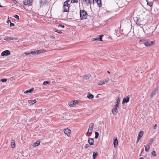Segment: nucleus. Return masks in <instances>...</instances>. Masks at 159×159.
<instances>
[{"instance_id":"1","label":"nucleus","mask_w":159,"mask_h":159,"mask_svg":"<svg viewBox=\"0 0 159 159\" xmlns=\"http://www.w3.org/2000/svg\"><path fill=\"white\" fill-rule=\"evenodd\" d=\"M70 2V0H67L64 2L63 5L64 12H68L69 11L70 4H68V2Z\"/></svg>"},{"instance_id":"2","label":"nucleus","mask_w":159,"mask_h":159,"mask_svg":"<svg viewBox=\"0 0 159 159\" xmlns=\"http://www.w3.org/2000/svg\"><path fill=\"white\" fill-rule=\"evenodd\" d=\"M87 14L86 11L84 10H81L80 11V18L81 20L86 19Z\"/></svg>"},{"instance_id":"3","label":"nucleus","mask_w":159,"mask_h":159,"mask_svg":"<svg viewBox=\"0 0 159 159\" xmlns=\"http://www.w3.org/2000/svg\"><path fill=\"white\" fill-rule=\"evenodd\" d=\"M46 52V50L43 49H40L36 51H31V53L32 54H37L40 53H43L45 52Z\"/></svg>"},{"instance_id":"4","label":"nucleus","mask_w":159,"mask_h":159,"mask_svg":"<svg viewBox=\"0 0 159 159\" xmlns=\"http://www.w3.org/2000/svg\"><path fill=\"white\" fill-rule=\"evenodd\" d=\"M33 0H24L23 3L24 5L27 6H31L32 4Z\"/></svg>"},{"instance_id":"5","label":"nucleus","mask_w":159,"mask_h":159,"mask_svg":"<svg viewBox=\"0 0 159 159\" xmlns=\"http://www.w3.org/2000/svg\"><path fill=\"white\" fill-rule=\"evenodd\" d=\"M103 35L102 34L99 35H98L97 37L92 39V41H96L99 40L102 41V38L103 37Z\"/></svg>"},{"instance_id":"6","label":"nucleus","mask_w":159,"mask_h":159,"mask_svg":"<svg viewBox=\"0 0 159 159\" xmlns=\"http://www.w3.org/2000/svg\"><path fill=\"white\" fill-rule=\"evenodd\" d=\"M83 1L84 4L88 5L89 4H93L94 0H83Z\"/></svg>"},{"instance_id":"7","label":"nucleus","mask_w":159,"mask_h":159,"mask_svg":"<svg viewBox=\"0 0 159 159\" xmlns=\"http://www.w3.org/2000/svg\"><path fill=\"white\" fill-rule=\"evenodd\" d=\"M10 51L9 50H6L2 52L1 55L3 56H8L10 55Z\"/></svg>"},{"instance_id":"8","label":"nucleus","mask_w":159,"mask_h":159,"mask_svg":"<svg viewBox=\"0 0 159 159\" xmlns=\"http://www.w3.org/2000/svg\"><path fill=\"white\" fill-rule=\"evenodd\" d=\"M4 39L6 41H10L15 40H17L18 39L17 38H15L12 37H6L4 38Z\"/></svg>"},{"instance_id":"9","label":"nucleus","mask_w":159,"mask_h":159,"mask_svg":"<svg viewBox=\"0 0 159 159\" xmlns=\"http://www.w3.org/2000/svg\"><path fill=\"white\" fill-rule=\"evenodd\" d=\"M64 133L66 134L67 136H69L71 133V130L69 129H66L64 130Z\"/></svg>"},{"instance_id":"10","label":"nucleus","mask_w":159,"mask_h":159,"mask_svg":"<svg viewBox=\"0 0 159 159\" xmlns=\"http://www.w3.org/2000/svg\"><path fill=\"white\" fill-rule=\"evenodd\" d=\"M129 97H126L123 98L122 103L124 104L125 103H127L129 101Z\"/></svg>"},{"instance_id":"11","label":"nucleus","mask_w":159,"mask_h":159,"mask_svg":"<svg viewBox=\"0 0 159 159\" xmlns=\"http://www.w3.org/2000/svg\"><path fill=\"white\" fill-rule=\"evenodd\" d=\"M77 104H78L77 101L75 100L69 102V105L70 107H72L73 105H76Z\"/></svg>"},{"instance_id":"12","label":"nucleus","mask_w":159,"mask_h":159,"mask_svg":"<svg viewBox=\"0 0 159 159\" xmlns=\"http://www.w3.org/2000/svg\"><path fill=\"white\" fill-rule=\"evenodd\" d=\"M77 104H78L77 101L75 100L69 102V105L70 107H72L73 105H76Z\"/></svg>"},{"instance_id":"13","label":"nucleus","mask_w":159,"mask_h":159,"mask_svg":"<svg viewBox=\"0 0 159 159\" xmlns=\"http://www.w3.org/2000/svg\"><path fill=\"white\" fill-rule=\"evenodd\" d=\"M88 142L90 145H93L94 143V140L93 138H89L88 139Z\"/></svg>"},{"instance_id":"14","label":"nucleus","mask_w":159,"mask_h":159,"mask_svg":"<svg viewBox=\"0 0 159 159\" xmlns=\"http://www.w3.org/2000/svg\"><path fill=\"white\" fill-rule=\"evenodd\" d=\"M109 81V79H107L106 80H103L98 82L97 84L98 85H101L105 84L107 82Z\"/></svg>"},{"instance_id":"15","label":"nucleus","mask_w":159,"mask_h":159,"mask_svg":"<svg viewBox=\"0 0 159 159\" xmlns=\"http://www.w3.org/2000/svg\"><path fill=\"white\" fill-rule=\"evenodd\" d=\"M118 109L115 107L112 109V113L114 115H116L118 112Z\"/></svg>"},{"instance_id":"16","label":"nucleus","mask_w":159,"mask_h":159,"mask_svg":"<svg viewBox=\"0 0 159 159\" xmlns=\"http://www.w3.org/2000/svg\"><path fill=\"white\" fill-rule=\"evenodd\" d=\"M93 131V129H88V132L87 133V135L89 137L91 136L92 134Z\"/></svg>"},{"instance_id":"17","label":"nucleus","mask_w":159,"mask_h":159,"mask_svg":"<svg viewBox=\"0 0 159 159\" xmlns=\"http://www.w3.org/2000/svg\"><path fill=\"white\" fill-rule=\"evenodd\" d=\"M118 140L116 137L114 141L113 142L114 146L115 148H116V146L118 145Z\"/></svg>"},{"instance_id":"18","label":"nucleus","mask_w":159,"mask_h":159,"mask_svg":"<svg viewBox=\"0 0 159 159\" xmlns=\"http://www.w3.org/2000/svg\"><path fill=\"white\" fill-rule=\"evenodd\" d=\"M121 7H123L124 6L125 3L122 1V0H119L117 3Z\"/></svg>"},{"instance_id":"19","label":"nucleus","mask_w":159,"mask_h":159,"mask_svg":"<svg viewBox=\"0 0 159 159\" xmlns=\"http://www.w3.org/2000/svg\"><path fill=\"white\" fill-rule=\"evenodd\" d=\"M87 97L89 99H92L94 98V96L93 94H91L89 92L87 95Z\"/></svg>"},{"instance_id":"20","label":"nucleus","mask_w":159,"mask_h":159,"mask_svg":"<svg viewBox=\"0 0 159 159\" xmlns=\"http://www.w3.org/2000/svg\"><path fill=\"white\" fill-rule=\"evenodd\" d=\"M141 20L138 17H137V20H136V23L137 24L139 25H141Z\"/></svg>"},{"instance_id":"21","label":"nucleus","mask_w":159,"mask_h":159,"mask_svg":"<svg viewBox=\"0 0 159 159\" xmlns=\"http://www.w3.org/2000/svg\"><path fill=\"white\" fill-rule=\"evenodd\" d=\"M143 131L142 130L139 133L138 137L141 138V137L143 135Z\"/></svg>"},{"instance_id":"22","label":"nucleus","mask_w":159,"mask_h":159,"mask_svg":"<svg viewBox=\"0 0 159 159\" xmlns=\"http://www.w3.org/2000/svg\"><path fill=\"white\" fill-rule=\"evenodd\" d=\"M34 89L33 88H31L30 89L25 91L24 92V93L26 94L29 93H31L33 91Z\"/></svg>"},{"instance_id":"23","label":"nucleus","mask_w":159,"mask_h":159,"mask_svg":"<svg viewBox=\"0 0 159 159\" xmlns=\"http://www.w3.org/2000/svg\"><path fill=\"white\" fill-rule=\"evenodd\" d=\"M91 77V75L90 74H88L85 76H84L83 77L84 79L87 80L89 79Z\"/></svg>"},{"instance_id":"24","label":"nucleus","mask_w":159,"mask_h":159,"mask_svg":"<svg viewBox=\"0 0 159 159\" xmlns=\"http://www.w3.org/2000/svg\"><path fill=\"white\" fill-rule=\"evenodd\" d=\"M98 155V153L97 152H93V159H95L97 157Z\"/></svg>"},{"instance_id":"25","label":"nucleus","mask_w":159,"mask_h":159,"mask_svg":"<svg viewBox=\"0 0 159 159\" xmlns=\"http://www.w3.org/2000/svg\"><path fill=\"white\" fill-rule=\"evenodd\" d=\"M96 2L98 5L99 7H101L102 6L101 0H96Z\"/></svg>"},{"instance_id":"26","label":"nucleus","mask_w":159,"mask_h":159,"mask_svg":"<svg viewBox=\"0 0 159 159\" xmlns=\"http://www.w3.org/2000/svg\"><path fill=\"white\" fill-rule=\"evenodd\" d=\"M28 102L29 103L31 104L32 105H33L36 102V101L35 100L33 101L31 100H28Z\"/></svg>"},{"instance_id":"27","label":"nucleus","mask_w":159,"mask_h":159,"mask_svg":"<svg viewBox=\"0 0 159 159\" xmlns=\"http://www.w3.org/2000/svg\"><path fill=\"white\" fill-rule=\"evenodd\" d=\"M157 92L155 90L154 91L152 92L151 95L150 97L151 98H152L156 94V93Z\"/></svg>"},{"instance_id":"28","label":"nucleus","mask_w":159,"mask_h":159,"mask_svg":"<svg viewBox=\"0 0 159 159\" xmlns=\"http://www.w3.org/2000/svg\"><path fill=\"white\" fill-rule=\"evenodd\" d=\"M143 44L146 46L148 47L151 45L150 43L148 42H145L143 43Z\"/></svg>"},{"instance_id":"29","label":"nucleus","mask_w":159,"mask_h":159,"mask_svg":"<svg viewBox=\"0 0 159 159\" xmlns=\"http://www.w3.org/2000/svg\"><path fill=\"white\" fill-rule=\"evenodd\" d=\"M151 155L153 157H156L157 156V153L155 151H152L151 152Z\"/></svg>"},{"instance_id":"30","label":"nucleus","mask_w":159,"mask_h":159,"mask_svg":"<svg viewBox=\"0 0 159 159\" xmlns=\"http://www.w3.org/2000/svg\"><path fill=\"white\" fill-rule=\"evenodd\" d=\"M147 2L148 5H149L151 7H152L153 5V3L152 2H149L148 0H146Z\"/></svg>"},{"instance_id":"31","label":"nucleus","mask_w":159,"mask_h":159,"mask_svg":"<svg viewBox=\"0 0 159 159\" xmlns=\"http://www.w3.org/2000/svg\"><path fill=\"white\" fill-rule=\"evenodd\" d=\"M144 146L145 147V151L148 152L149 151L150 149V146L149 145H147V147L145 146V145H144Z\"/></svg>"},{"instance_id":"32","label":"nucleus","mask_w":159,"mask_h":159,"mask_svg":"<svg viewBox=\"0 0 159 159\" xmlns=\"http://www.w3.org/2000/svg\"><path fill=\"white\" fill-rule=\"evenodd\" d=\"M40 143V141H37L36 142L34 143V147H36L39 146Z\"/></svg>"},{"instance_id":"33","label":"nucleus","mask_w":159,"mask_h":159,"mask_svg":"<svg viewBox=\"0 0 159 159\" xmlns=\"http://www.w3.org/2000/svg\"><path fill=\"white\" fill-rule=\"evenodd\" d=\"M94 126V124L93 123H91L89 125V129H93V128Z\"/></svg>"},{"instance_id":"34","label":"nucleus","mask_w":159,"mask_h":159,"mask_svg":"<svg viewBox=\"0 0 159 159\" xmlns=\"http://www.w3.org/2000/svg\"><path fill=\"white\" fill-rule=\"evenodd\" d=\"M12 141H13V142H12L11 143V147L12 148H14L15 147V144L14 143V140H12Z\"/></svg>"},{"instance_id":"35","label":"nucleus","mask_w":159,"mask_h":159,"mask_svg":"<svg viewBox=\"0 0 159 159\" xmlns=\"http://www.w3.org/2000/svg\"><path fill=\"white\" fill-rule=\"evenodd\" d=\"M154 140V139L153 138H151L150 140L148 141V145H150L151 143Z\"/></svg>"},{"instance_id":"36","label":"nucleus","mask_w":159,"mask_h":159,"mask_svg":"<svg viewBox=\"0 0 159 159\" xmlns=\"http://www.w3.org/2000/svg\"><path fill=\"white\" fill-rule=\"evenodd\" d=\"M50 83V82H49V81H45L43 83V85H45L46 84H49V83Z\"/></svg>"},{"instance_id":"37","label":"nucleus","mask_w":159,"mask_h":159,"mask_svg":"<svg viewBox=\"0 0 159 159\" xmlns=\"http://www.w3.org/2000/svg\"><path fill=\"white\" fill-rule=\"evenodd\" d=\"M95 138L97 139L99 136V133L98 132H96L95 133Z\"/></svg>"},{"instance_id":"38","label":"nucleus","mask_w":159,"mask_h":159,"mask_svg":"<svg viewBox=\"0 0 159 159\" xmlns=\"http://www.w3.org/2000/svg\"><path fill=\"white\" fill-rule=\"evenodd\" d=\"M120 102V98H119V97H118L117 98V99H116V102L117 103V104H119Z\"/></svg>"},{"instance_id":"39","label":"nucleus","mask_w":159,"mask_h":159,"mask_svg":"<svg viewBox=\"0 0 159 159\" xmlns=\"http://www.w3.org/2000/svg\"><path fill=\"white\" fill-rule=\"evenodd\" d=\"M1 81L2 82H5L7 81V79H2L1 80Z\"/></svg>"},{"instance_id":"40","label":"nucleus","mask_w":159,"mask_h":159,"mask_svg":"<svg viewBox=\"0 0 159 159\" xmlns=\"http://www.w3.org/2000/svg\"><path fill=\"white\" fill-rule=\"evenodd\" d=\"M14 17L18 19H19V16L17 15H15L14 16Z\"/></svg>"},{"instance_id":"41","label":"nucleus","mask_w":159,"mask_h":159,"mask_svg":"<svg viewBox=\"0 0 159 159\" xmlns=\"http://www.w3.org/2000/svg\"><path fill=\"white\" fill-rule=\"evenodd\" d=\"M71 2H72L73 3L77 2L78 0H72Z\"/></svg>"},{"instance_id":"42","label":"nucleus","mask_w":159,"mask_h":159,"mask_svg":"<svg viewBox=\"0 0 159 159\" xmlns=\"http://www.w3.org/2000/svg\"><path fill=\"white\" fill-rule=\"evenodd\" d=\"M54 31H55V32H57L58 33L61 34V33H62V32L61 31H58L57 30H54Z\"/></svg>"},{"instance_id":"43","label":"nucleus","mask_w":159,"mask_h":159,"mask_svg":"<svg viewBox=\"0 0 159 159\" xmlns=\"http://www.w3.org/2000/svg\"><path fill=\"white\" fill-rule=\"evenodd\" d=\"M31 52H25L24 53L25 54H26V55H28V54H31Z\"/></svg>"},{"instance_id":"44","label":"nucleus","mask_w":159,"mask_h":159,"mask_svg":"<svg viewBox=\"0 0 159 159\" xmlns=\"http://www.w3.org/2000/svg\"><path fill=\"white\" fill-rule=\"evenodd\" d=\"M15 25L14 24H13V23H10V27H11L12 26H14Z\"/></svg>"},{"instance_id":"45","label":"nucleus","mask_w":159,"mask_h":159,"mask_svg":"<svg viewBox=\"0 0 159 159\" xmlns=\"http://www.w3.org/2000/svg\"><path fill=\"white\" fill-rule=\"evenodd\" d=\"M89 145L88 144H86V145H85V148H88V147H89Z\"/></svg>"},{"instance_id":"46","label":"nucleus","mask_w":159,"mask_h":159,"mask_svg":"<svg viewBox=\"0 0 159 159\" xmlns=\"http://www.w3.org/2000/svg\"><path fill=\"white\" fill-rule=\"evenodd\" d=\"M119 106V104H117L115 106V107L116 108H118Z\"/></svg>"},{"instance_id":"47","label":"nucleus","mask_w":159,"mask_h":159,"mask_svg":"<svg viewBox=\"0 0 159 159\" xmlns=\"http://www.w3.org/2000/svg\"><path fill=\"white\" fill-rule=\"evenodd\" d=\"M140 139H141V138H139V137L137 138V142H136V143H138L139 142V140H140Z\"/></svg>"},{"instance_id":"48","label":"nucleus","mask_w":159,"mask_h":159,"mask_svg":"<svg viewBox=\"0 0 159 159\" xmlns=\"http://www.w3.org/2000/svg\"><path fill=\"white\" fill-rule=\"evenodd\" d=\"M62 27V28H64V25H58V27Z\"/></svg>"},{"instance_id":"49","label":"nucleus","mask_w":159,"mask_h":159,"mask_svg":"<svg viewBox=\"0 0 159 159\" xmlns=\"http://www.w3.org/2000/svg\"><path fill=\"white\" fill-rule=\"evenodd\" d=\"M157 126V125L156 124H155L153 127V129H156Z\"/></svg>"},{"instance_id":"50","label":"nucleus","mask_w":159,"mask_h":159,"mask_svg":"<svg viewBox=\"0 0 159 159\" xmlns=\"http://www.w3.org/2000/svg\"><path fill=\"white\" fill-rule=\"evenodd\" d=\"M7 23H8L9 22H10V23L11 22V20H9L8 19L7 21Z\"/></svg>"},{"instance_id":"51","label":"nucleus","mask_w":159,"mask_h":159,"mask_svg":"<svg viewBox=\"0 0 159 159\" xmlns=\"http://www.w3.org/2000/svg\"><path fill=\"white\" fill-rule=\"evenodd\" d=\"M150 44L151 45H152V44H153L154 43V42L152 41H150Z\"/></svg>"},{"instance_id":"52","label":"nucleus","mask_w":159,"mask_h":159,"mask_svg":"<svg viewBox=\"0 0 159 159\" xmlns=\"http://www.w3.org/2000/svg\"><path fill=\"white\" fill-rule=\"evenodd\" d=\"M13 2L16 4H17V2L15 0H14Z\"/></svg>"},{"instance_id":"53","label":"nucleus","mask_w":159,"mask_h":159,"mask_svg":"<svg viewBox=\"0 0 159 159\" xmlns=\"http://www.w3.org/2000/svg\"><path fill=\"white\" fill-rule=\"evenodd\" d=\"M51 38H52L53 39H54V38H55V37H53V36H52V37H51Z\"/></svg>"},{"instance_id":"54","label":"nucleus","mask_w":159,"mask_h":159,"mask_svg":"<svg viewBox=\"0 0 159 159\" xmlns=\"http://www.w3.org/2000/svg\"><path fill=\"white\" fill-rule=\"evenodd\" d=\"M139 159H144V158L143 157H141Z\"/></svg>"},{"instance_id":"55","label":"nucleus","mask_w":159,"mask_h":159,"mask_svg":"<svg viewBox=\"0 0 159 159\" xmlns=\"http://www.w3.org/2000/svg\"><path fill=\"white\" fill-rule=\"evenodd\" d=\"M107 72L108 73H110V72L109 71H107Z\"/></svg>"},{"instance_id":"56","label":"nucleus","mask_w":159,"mask_h":159,"mask_svg":"<svg viewBox=\"0 0 159 159\" xmlns=\"http://www.w3.org/2000/svg\"><path fill=\"white\" fill-rule=\"evenodd\" d=\"M0 7H2V6H1V5H0Z\"/></svg>"},{"instance_id":"57","label":"nucleus","mask_w":159,"mask_h":159,"mask_svg":"<svg viewBox=\"0 0 159 159\" xmlns=\"http://www.w3.org/2000/svg\"><path fill=\"white\" fill-rule=\"evenodd\" d=\"M12 1H14V0H12Z\"/></svg>"}]
</instances>
